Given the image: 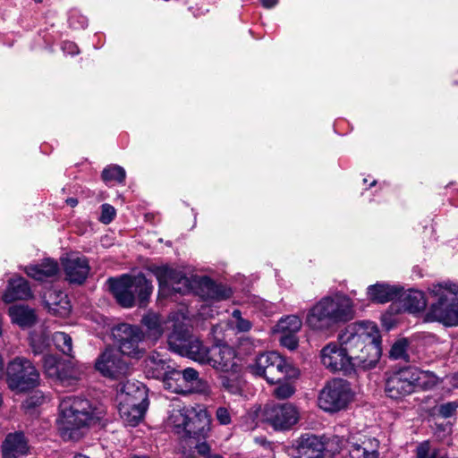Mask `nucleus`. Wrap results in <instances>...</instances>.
<instances>
[{"mask_svg":"<svg viewBox=\"0 0 458 458\" xmlns=\"http://www.w3.org/2000/svg\"><path fill=\"white\" fill-rule=\"evenodd\" d=\"M457 409L458 402L454 401L440 404L437 408V411L441 417L446 419L454 415L456 413Z\"/></svg>","mask_w":458,"mask_h":458,"instance_id":"45","label":"nucleus"},{"mask_svg":"<svg viewBox=\"0 0 458 458\" xmlns=\"http://www.w3.org/2000/svg\"><path fill=\"white\" fill-rule=\"evenodd\" d=\"M13 323L21 327H31L36 322V314L32 309L26 305H13L8 310Z\"/></svg>","mask_w":458,"mask_h":458,"instance_id":"31","label":"nucleus"},{"mask_svg":"<svg viewBox=\"0 0 458 458\" xmlns=\"http://www.w3.org/2000/svg\"><path fill=\"white\" fill-rule=\"evenodd\" d=\"M6 383L12 391L26 392L39 384V373L30 360L16 357L7 364Z\"/></svg>","mask_w":458,"mask_h":458,"instance_id":"9","label":"nucleus"},{"mask_svg":"<svg viewBox=\"0 0 458 458\" xmlns=\"http://www.w3.org/2000/svg\"><path fill=\"white\" fill-rule=\"evenodd\" d=\"M221 385L229 394L240 395L243 390L244 381L236 372H233L230 376L221 377Z\"/></svg>","mask_w":458,"mask_h":458,"instance_id":"37","label":"nucleus"},{"mask_svg":"<svg viewBox=\"0 0 458 458\" xmlns=\"http://www.w3.org/2000/svg\"><path fill=\"white\" fill-rule=\"evenodd\" d=\"M219 327H221V326H219V325H217V326H213V327H212V333H213L214 335H216V331H217V329H218Z\"/></svg>","mask_w":458,"mask_h":458,"instance_id":"57","label":"nucleus"},{"mask_svg":"<svg viewBox=\"0 0 458 458\" xmlns=\"http://www.w3.org/2000/svg\"><path fill=\"white\" fill-rule=\"evenodd\" d=\"M36 2H40L41 0H35Z\"/></svg>","mask_w":458,"mask_h":458,"instance_id":"59","label":"nucleus"},{"mask_svg":"<svg viewBox=\"0 0 458 458\" xmlns=\"http://www.w3.org/2000/svg\"><path fill=\"white\" fill-rule=\"evenodd\" d=\"M115 216V209L109 204H103L101 206L100 221L106 225L109 224Z\"/></svg>","mask_w":458,"mask_h":458,"instance_id":"49","label":"nucleus"},{"mask_svg":"<svg viewBox=\"0 0 458 458\" xmlns=\"http://www.w3.org/2000/svg\"><path fill=\"white\" fill-rule=\"evenodd\" d=\"M67 205H69L72 208H74L78 205V200L75 198H69L66 199Z\"/></svg>","mask_w":458,"mask_h":458,"instance_id":"55","label":"nucleus"},{"mask_svg":"<svg viewBox=\"0 0 458 458\" xmlns=\"http://www.w3.org/2000/svg\"><path fill=\"white\" fill-rule=\"evenodd\" d=\"M161 288H172L175 292H185L189 288L190 281L182 272L169 267H157L153 270Z\"/></svg>","mask_w":458,"mask_h":458,"instance_id":"21","label":"nucleus"},{"mask_svg":"<svg viewBox=\"0 0 458 458\" xmlns=\"http://www.w3.org/2000/svg\"><path fill=\"white\" fill-rule=\"evenodd\" d=\"M428 308L427 321H436L445 327L458 326V283L443 281L428 288Z\"/></svg>","mask_w":458,"mask_h":458,"instance_id":"5","label":"nucleus"},{"mask_svg":"<svg viewBox=\"0 0 458 458\" xmlns=\"http://www.w3.org/2000/svg\"><path fill=\"white\" fill-rule=\"evenodd\" d=\"M199 293L202 299L207 301H222L231 297L232 291L222 284L204 276L199 282Z\"/></svg>","mask_w":458,"mask_h":458,"instance_id":"25","label":"nucleus"},{"mask_svg":"<svg viewBox=\"0 0 458 458\" xmlns=\"http://www.w3.org/2000/svg\"><path fill=\"white\" fill-rule=\"evenodd\" d=\"M250 370L253 375L265 378L271 385L277 384L278 386L274 389V394L277 398L286 399L293 394V387L288 380L297 377V369L279 353L276 352L261 353L250 366Z\"/></svg>","mask_w":458,"mask_h":458,"instance_id":"4","label":"nucleus"},{"mask_svg":"<svg viewBox=\"0 0 458 458\" xmlns=\"http://www.w3.org/2000/svg\"><path fill=\"white\" fill-rule=\"evenodd\" d=\"M264 420L276 430H287L300 419L296 406L290 403L267 404L263 411Z\"/></svg>","mask_w":458,"mask_h":458,"instance_id":"14","label":"nucleus"},{"mask_svg":"<svg viewBox=\"0 0 458 458\" xmlns=\"http://www.w3.org/2000/svg\"><path fill=\"white\" fill-rule=\"evenodd\" d=\"M261 4L266 8H272L277 4V0H260Z\"/></svg>","mask_w":458,"mask_h":458,"instance_id":"53","label":"nucleus"},{"mask_svg":"<svg viewBox=\"0 0 458 458\" xmlns=\"http://www.w3.org/2000/svg\"><path fill=\"white\" fill-rule=\"evenodd\" d=\"M66 279L72 284H82L88 277L90 267L86 257L71 253L62 259Z\"/></svg>","mask_w":458,"mask_h":458,"instance_id":"19","label":"nucleus"},{"mask_svg":"<svg viewBox=\"0 0 458 458\" xmlns=\"http://www.w3.org/2000/svg\"><path fill=\"white\" fill-rule=\"evenodd\" d=\"M60 268L56 260L45 259L40 263L25 267L28 276L37 281H52L59 274Z\"/></svg>","mask_w":458,"mask_h":458,"instance_id":"23","label":"nucleus"},{"mask_svg":"<svg viewBox=\"0 0 458 458\" xmlns=\"http://www.w3.org/2000/svg\"><path fill=\"white\" fill-rule=\"evenodd\" d=\"M420 373L425 374L426 377H420L418 382H415V388L430 389L437 383V376L429 371L420 370Z\"/></svg>","mask_w":458,"mask_h":458,"instance_id":"44","label":"nucleus"},{"mask_svg":"<svg viewBox=\"0 0 458 458\" xmlns=\"http://www.w3.org/2000/svg\"><path fill=\"white\" fill-rule=\"evenodd\" d=\"M376 327L370 322L348 325L337 335V342L359 370L375 368L381 357V348L372 333Z\"/></svg>","mask_w":458,"mask_h":458,"instance_id":"1","label":"nucleus"},{"mask_svg":"<svg viewBox=\"0 0 458 458\" xmlns=\"http://www.w3.org/2000/svg\"><path fill=\"white\" fill-rule=\"evenodd\" d=\"M96 369L104 377L119 378L130 371L128 362L117 350L107 348L101 353L95 363Z\"/></svg>","mask_w":458,"mask_h":458,"instance_id":"16","label":"nucleus"},{"mask_svg":"<svg viewBox=\"0 0 458 458\" xmlns=\"http://www.w3.org/2000/svg\"><path fill=\"white\" fill-rule=\"evenodd\" d=\"M400 289L385 283H377L367 288L368 298L376 303H386L396 299Z\"/></svg>","mask_w":458,"mask_h":458,"instance_id":"29","label":"nucleus"},{"mask_svg":"<svg viewBox=\"0 0 458 458\" xmlns=\"http://www.w3.org/2000/svg\"><path fill=\"white\" fill-rule=\"evenodd\" d=\"M63 52L67 55H74L79 54L78 46L72 41H64L61 47Z\"/></svg>","mask_w":458,"mask_h":458,"instance_id":"50","label":"nucleus"},{"mask_svg":"<svg viewBox=\"0 0 458 458\" xmlns=\"http://www.w3.org/2000/svg\"><path fill=\"white\" fill-rule=\"evenodd\" d=\"M191 420H189L186 432L187 444L191 448H194L197 441H205L210 430V418L208 411L202 408H195L190 411Z\"/></svg>","mask_w":458,"mask_h":458,"instance_id":"17","label":"nucleus"},{"mask_svg":"<svg viewBox=\"0 0 458 458\" xmlns=\"http://www.w3.org/2000/svg\"><path fill=\"white\" fill-rule=\"evenodd\" d=\"M73 458H89V456L81 454H77L73 456Z\"/></svg>","mask_w":458,"mask_h":458,"instance_id":"56","label":"nucleus"},{"mask_svg":"<svg viewBox=\"0 0 458 458\" xmlns=\"http://www.w3.org/2000/svg\"><path fill=\"white\" fill-rule=\"evenodd\" d=\"M353 302L344 294L326 296L318 301L308 312L306 323L314 331L327 332L339 323L352 319Z\"/></svg>","mask_w":458,"mask_h":458,"instance_id":"3","label":"nucleus"},{"mask_svg":"<svg viewBox=\"0 0 458 458\" xmlns=\"http://www.w3.org/2000/svg\"><path fill=\"white\" fill-rule=\"evenodd\" d=\"M257 343H259V341H254L249 337H242L240 339L239 344L242 348L246 347V352H250L252 348L257 346Z\"/></svg>","mask_w":458,"mask_h":458,"instance_id":"52","label":"nucleus"},{"mask_svg":"<svg viewBox=\"0 0 458 458\" xmlns=\"http://www.w3.org/2000/svg\"><path fill=\"white\" fill-rule=\"evenodd\" d=\"M45 397L39 393H34L30 395L24 403L26 407H31L35 405H39L43 403Z\"/></svg>","mask_w":458,"mask_h":458,"instance_id":"51","label":"nucleus"},{"mask_svg":"<svg viewBox=\"0 0 458 458\" xmlns=\"http://www.w3.org/2000/svg\"><path fill=\"white\" fill-rule=\"evenodd\" d=\"M352 397L349 383L341 378L328 381L320 390L318 404L327 412L334 413L347 407Z\"/></svg>","mask_w":458,"mask_h":458,"instance_id":"10","label":"nucleus"},{"mask_svg":"<svg viewBox=\"0 0 458 458\" xmlns=\"http://www.w3.org/2000/svg\"><path fill=\"white\" fill-rule=\"evenodd\" d=\"M31 346H32V349H33V352L35 354H38V353H41L43 352V349H41V347L39 346H37L36 344V339H33L32 342H31Z\"/></svg>","mask_w":458,"mask_h":458,"instance_id":"54","label":"nucleus"},{"mask_svg":"<svg viewBox=\"0 0 458 458\" xmlns=\"http://www.w3.org/2000/svg\"><path fill=\"white\" fill-rule=\"evenodd\" d=\"M113 335L120 353L134 359L143 356L145 348L142 341L145 335L140 327L122 323L114 328Z\"/></svg>","mask_w":458,"mask_h":458,"instance_id":"11","label":"nucleus"},{"mask_svg":"<svg viewBox=\"0 0 458 458\" xmlns=\"http://www.w3.org/2000/svg\"><path fill=\"white\" fill-rule=\"evenodd\" d=\"M28 450V441L21 431L8 434L2 444L3 458L26 454Z\"/></svg>","mask_w":458,"mask_h":458,"instance_id":"26","label":"nucleus"},{"mask_svg":"<svg viewBox=\"0 0 458 458\" xmlns=\"http://www.w3.org/2000/svg\"><path fill=\"white\" fill-rule=\"evenodd\" d=\"M48 311L55 316L64 318L71 312L72 306L68 296L60 290H49L44 295Z\"/></svg>","mask_w":458,"mask_h":458,"instance_id":"24","label":"nucleus"},{"mask_svg":"<svg viewBox=\"0 0 458 458\" xmlns=\"http://www.w3.org/2000/svg\"><path fill=\"white\" fill-rule=\"evenodd\" d=\"M168 344L171 351L185 356L199 364L206 365L209 355V349L202 341L191 335L187 328L175 326L168 336Z\"/></svg>","mask_w":458,"mask_h":458,"instance_id":"7","label":"nucleus"},{"mask_svg":"<svg viewBox=\"0 0 458 458\" xmlns=\"http://www.w3.org/2000/svg\"><path fill=\"white\" fill-rule=\"evenodd\" d=\"M375 184H376V181H373L370 185L373 186Z\"/></svg>","mask_w":458,"mask_h":458,"instance_id":"58","label":"nucleus"},{"mask_svg":"<svg viewBox=\"0 0 458 458\" xmlns=\"http://www.w3.org/2000/svg\"><path fill=\"white\" fill-rule=\"evenodd\" d=\"M193 410L191 406H184L182 409H174L169 416L168 422L174 428L177 434L185 435L189 420H191L190 411Z\"/></svg>","mask_w":458,"mask_h":458,"instance_id":"33","label":"nucleus"},{"mask_svg":"<svg viewBox=\"0 0 458 458\" xmlns=\"http://www.w3.org/2000/svg\"><path fill=\"white\" fill-rule=\"evenodd\" d=\"M408 341L406 339H402L395 342L389 352L390 358L393 360H402L403 361L409 362L410 357L407 353Z\"/></svg>","mask_w":458,"mask_h":458,"instance_id":"42","label":"nucleus"},{"mask_svg":"<svg viewBox=\"0 0 458 458\" xmlns=\"http://www.w3.org/2000/svg\"><path fill=\"white\" fill-rule=\"evenodd\" d=\"M160 379L163 381L165 388L170 392L184 394L183 390L185 386L181 383L180 370H176L171 367Z\"/></svg>","mask_w":458,"mask_h":458,"instance_id":"36","label":"nucleus"},{"mask_svg":"<svg viewBox=\"0 0 458 458\" xmlns=\"http://www.w3.org/2000/svg\"><path fill=\"white\" fill-rule=\"evenodd\" d=\"M108 284L116 301L123 308L134 306L136 299L140 307H145L153 291L151 283L143 274L109 278Z\"/></svg>","mask_w":458,"mask_h":458,"instance_id":"6","label":"nucleus"},{"mask_svg":"<svg viewBox=\"0 0 458 458\" xmlns=\"http://www.w3.org/2000/svg\"><path fill=\"white\" fill-rule=\"evenodd\" d=\"M319 437H323L325 451L332 455L346 451L349 458H379V441L376 438H369L358 444L344 436Z\"/></svg>","mask_w":458,"mask_h":458,"instance_id":"8","label":"nucleus"},{"mask_svg":"<svg viewBox=\"0 0 458 458\" xmlns=\"http://www.w3.org/2000/svg\"><path fill=\"white\" fill-rule=\"evenodd\" d=\"M424 377L415 367H403L387 377L386 393L392 399H401L415 392V382Z\"/></svg>","mask_w":458,"mask_h":458,"instance_id":"12","label":"nucleus"},{"mask_svg":"<svg viewBox=\"0 0 458 458\" xmlns=\"http://www.w3.org/2000/svg\"><path fill=\"white\" fill-rule=\"evenodd\" d=\"M59 429L64 437L77 438L78 430L97 423L104 411L92 406L88 399L68 395L59 403Z\"/></svg>","mask_w":458,"mask_h":458,"instance_id":"2","label":"nucleus"},{"mask_svg":"<svg viewBox=\"0 0 458 458\" xmlns=\"http://www.w3.org/2000/svg\"><path fill=\"white\" fill-rule=\"evenodd\" d=\"M302 322L295 315L281 318L276 326V331L281 334L297 333L301 328Z\"/></svg>","mask_w":458,"mask_h":458,"instance_id":"38","label":"nucleus"},{"mask_svg":"<svg viewBox=\"0 0 458 458\" xmlns=\"http://www.w3.org/2000/svg\"><path fill=\"white\" fill-rule=\"evenodd\" d=\"M45 374L63 386H72L79 380L81 371L70 360H60L54 355L43 358Z\"/></svg>","mask_w":458,"mask_h":458,"instance_id":"15","label":"nucleus"},{"mask_svg":"<svg viewBox=\"0 0 458 458\" xmlns=\"http://www.w3.org/2000/svg\"><path fill=\"white\" fill-rule=\"evenodd\" d=\"M52 340L60 352L65 355L72 356V340L69 335L64 332H55L52 336Z\"/></svg>","mask_w":458,"mask_h":458,"instance_id":"41","label":"nucleus"},{"mask_svg":"<svg viewBox=\"0 0 458 458\" xmlns=\"http://www.w3.org/2000/svg\"><path fill=\"white\" fill-rule=\"evenodd\" d=\"M297 454L293 458H323L325 446L323 437L307 433L296 440Z\"/></svg>","mask_w":458,"mask_h":458,"instance_id":"22","label":"nucleus"},{"mask_svg":"<svg viewBox=\"0 0 458 458\" xmlns=\"http://www.w3.org/2000/svg\"><path fill=\"white\" fill-rule=\"evenodd\" d=\"M141 324L146 327L148 335L154 340L158 339L164 332L163 319L153 311H148L142 317Z\"/></svg>","mask_w":458,"mask_h":458,"instance_id":"34","label":"nucleus"},{"mask_svg":"<svg viewBox=\"0 0 458 458\" xmlns=\"http://www.w3.org/2000/svg\"><path fill=\"white\" fill-rule=\"evenodd\" d=\"M31 296L32 293L28 281L22 277H16L9 281L3 300L10 303L17 300H27Z\"/></svg>","mask_w":458,"mask_h":458,"instance_id":"28","label":"nucleus"},{"mask_svg":"<svg viewBox=\"0 0 458 458\" xmlns=\"http://www.w3.org/2000/svg\"><path fill=\"white\" fill-rule=\"evenodd\" d=\"M166 360L159 352H150L144 360V373L148 377L160 379L171 368Z\"/></svg>","mask_w":458,"mask_h":458,"instance_id":"27","label":"nucleus"},{"mask_svg":"<svg viewBox=\"0 0 458 458\" xmlns=\"http://www.w3.org/2000/svg\"><path fill=\"white\" fill-rule=\"evenodd\" d=\"M417 458H437L435 452L430 453V444L428 441L420 443L416 448Z\"/></svg>","mask_w":458,"mask_h":458,"instance_id":"47","label":"nucleus"},{"mask_svg":"<svg viewBox=\"0 0 458 458\" xmlns=\"http://www.w3.org/2000/svg\"><path fill=\"white\" fill-rule=\"evenodd\" d=\"M125 402V404H118L119 414L126 425L134 427L143 419L148 405L140 406Z\"/></svg>","mask_w":458,"mask_h":458,"instance_id":"32","label":"nucleus"},{"mask_svg":"<svg viewBox=\"0 0 458 458\" xmlns=\"http://www.w3.org/2000/svg\"><path fill=\"white\" fill-rule=\"evenodd\" d=\"M181 383L185 386L184 394L186 393H206L208 390V385L206 381L202 380L199 372L191 368H187L180 371Z\"/></svg>","mask_w":458,"mask_h":458,"instance_id":"30","label":"nucleus"},{"mask_svg":"<svg viewBox=\"0 0 458 458\" xmlns=\"http://www.w3.org/2000/svg\"><path fill=\"white\" fill-rule=\"evenodd\" d=\"M403 307L411 313L420 312L425 310L427 299L420 291L411 290L403 296Z\"/></svg>","mask_w":458,"mask_h":458,"instance_id":"35","label":"nucleus"},{"mask_svg":"<svg viewBox=\"0 0 458 458\" xmlns=\"http://www.w3.org/2000/svg\"><path fill=\"white\" fill-rule=\"evenodd\" d=\"M206 365L223 372H237L239 368L235 350L225 344L210 347Z\"/></svg>","mask_w":458,"mask_h":458,"instance_id":"18","label":"nucleus"},{"mask_svg":"<svg viewBox=\"0 0 458 458\" xmlns=\"http://www.w3.org/2000/svg\"><path fill=\"white\" fill-rule=\"evenodd\" d=\"M280 343L283 346L289 350H294L298 345V338L296 333H286L282 334L280 337Z\"/></svg>","mask_w":458,"mask_h":458,"instance_id":"48","label":"nucleus"},{"mask_svg":"<svg viewBox=\"0 0 458 458\" xmlns=\"http://www.w3.org/2000/svg\"><path fill=\"white\" fill-rule=\"evenodd\" d=\"M319 359L323 367L331 372H342L345 376H351L359 371L337 341L327 344L320 350Z\"/></svg>","mask_w":458,"mask_h":458,"instance_id":"13","label":"nucleus"},{"mask_svg":"<svg viewBox=\"0 0 458 458\" xmlns=\"http://www.w3.org/2000/svg\"><path fill=\"white\" fill-rule=\"evenodd\" d=\"M191 453L189 454V456H195V453H197L199 455L203 456L204 458H223L218 454H210V445L206 442H199L197 441L195 443L194 448Z\"/></svg>","mask_w":458,"mask_h":458,"instance_id":"43","label":"nucleus"},{"mask_svg":"<svg viewBox=\"0 0 458 458\" xmlns=\"http://www.w3.org/2000/svg\"><path fill=\"white\" fill-rule=\"evenodd\" d=\"M229 328L235 330L237 333H244L250 330L252 324L250 320L242 318V312L239 310H234L232 317L226 322Z\"/></svg>","mask_w":458,"mask_h":458,"instance_id":"39","label":"nucleus"},{"mask_svg":"<svg viewBox=\"0 0 458 458\" xmlns=\"http://www.w3.org/2000/svg\"><path fill=\"white\" fill-rule=\"evenodd\" d=\"M148 405V389L144 384L140 381L128 380L122 383L118 389V404Z\"/></svg>","mask_w":458,"mask_h":458,"instance_id":"20","label":"nucleus"},{"mask_svg":"<svg viewBox=\"0 0 458 458\" xmlns=\"http://www.w3.org/2000/svg\"><path fill=\"white\" fill-rule=\"evenodd\" d=\"M126 176L125 170L118 165H110L104 168L101 177L104 182H123Z\"/></svg>","mask_w":458,"mask_h":458,"instance_id":"40","label":"nucleus"},{"mask_svg":"<svg viewBox=\"0 0 458 458\" xmlns=\"http://www.w3.org/2000/svg\"><path fill=\"white\" fill-rule=\"evenodd\" d=\"M216 418L221 425H229L232 422V411L225 406H220L216 411Z\"/></svg>","mask_w":458,"mask_h":458,"instance_id":"46","label":"nucleus"}]
</instances>
